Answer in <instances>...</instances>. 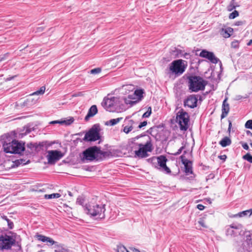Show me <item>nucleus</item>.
I'll use <instances>...</instances> for the list:
<instances>
[{"mask_svg": "<svg viewBox=\"0 0 252 252\" xmlns=\"http://www.w3.org/2000/svg\"><path fill=\"white\" fill-rule=\"evenodd\" d=\"M14 247V252H23L21 236L17 233L9 232L8 234H2L0 236V250L8 251Z\"/></svg>", "mask_w": 252, "mask_h": 252, "instance_id": "nucleus-1", "label": "nucleus"}, {"mask_svg": "<svg viewBox=\"0 0 252 252\" xmlns=\"http://www.w3.org/2000/svg\"><path fill=\"white\" fill-rule=\"evenodd\" d=\"M141 136H137L131 139V148L134 150V157L138 158H144L149 156V152H152L153 150V146L150 137L145 143L136 142Z\"/></svg>", "mask_w": 252, "mask_h": 252, "instance_id": "nucleus-2", "label": "nucleus"}, {"mask_svg": "<svg viewBox=\"0 0 252 252\" xmlns=\"http://www.w3.org/2000/svg\"><path fill=\"white\" fill-rule=\"evenodd\" d=\"M25 143L22 141H18L15 139L11 142H6L5 141L2 145L4 152L6 153L19 154L21 155L22 153L25 151V153L28 155L31 154L33 150L35 151V143L31 142L27 145L28 148L30 151L25 150Z\"/></svg>", "mask_w": 252, "mask_h": 252, "instance_id": "nucleus-3", "label": "nucleus"}, {"mask_svg": "<svg viewBox=\"0 0 252 252\" xmlns=\"http://www.w3.org/2000/svg\"><path fill=\"white\" fill-rule=\"evenodd\" d=\"M86 214L90 217L96 220H101L105 218V205L97 204H88L83 207Z\"/></svg>", "mask_w": 252, "mask_h": 252, "instance_id": "nucleus-4", "label": "nucleus"}, {"mask_svg": "<svg viewBox=\"0 0 252 252\" xmlns=\"http://www.w3.org/2000/svg\"><path fill=\"white\" fill-rule=\"evenodd\" d=\"M188 86L190 93L204 91L207 82L199 76L190 75L188 77Z\"/></svg>", "mask_w": 252, "mask_h": 252, "instance_id": "nucleus-5", "label": "nucleus"}, {"mask_svg": "<svg viewBox=\"0 0 252 252\" xmlns=\"http://www.w3.org/2000/svg\"><path fill=\"white\" fill-rule=\"evenodd\" d=\"M176 122L178 123L181 130L186 131L189 127V116L182 108L176 114Z\"/></svg>", "mask_w": 252, "mask_h": 252, "instance_id": "nucleus-6", "label": "nucleus"}, {"mask_svg": "<svg viewBox=\"0 0 252 252\" xmlns=\"http://www.w3.org/2000/svg\"><path fill=\"white\" fill-rule=\"evenodd\" d=\"M101 128L99 124H95L86 132L83 138L84 141L94 142L100 139Z\"/></svg>", "mask_w": 252, "mask_h": 252, "instance_id": "nucleus-7", "label": "nucleus"}, {"mask_svg": "<svg viewBox=\"0 0 252 252\" xmlns=\"http://www.w3.org/2000/svg\"><path fill=\"white\" fill-rule=\"evenodd\" d=\"M148 161L149 162H153L157 160L158 165L159 166L156 167L160 171L165 172L166 174L171 173V171L170 168L166 165V162L168 161L167 158L165 156L161 155L158 157H153L151 158L148 159Z\"/></svg>", "mask_w": 252, "mask_h": 252, "instance_id": "nucleus-8", "label": "nucleus"}, {"mask_svg": "<svg viewBox=\"0 0 252 252\" xmlns=\"http://www.w3.org/2000/svg\"><path fill=\"white\" fill-rule=\"evenodd\" d=\"M98 151L99 148L93 146L88 148L83 152L84 158L87 160L93 161L94 159L98 160Z\"/></svg>", "mask_w": 252, "mask_h": 252, "instance_id": "nucleus-9", "label": "nucleus"}, {"mask_svg": "<svg viewBox=\"0 0 252 252\" xmlns=\"http://www.w3.org/2000/svg\"><path fill=\"white\" fill-rule=\"evenodd\" d=\"M186 67L183 60L179 59L172 62L169 69L172 73L181 74L185 71Z\"/></svg>", "mask_w": 252, "mask_h": 252, "instance_id": "nucleus-10", "label": "nucleus"}, {"mask_svg": "<svg viewBox=\"0 0 252 252\" xmlns=\"http://www.w3.org/2000/svg\"><path fill=\"white\" fill-rule=\"evenodd\" d=\"M242 231L243 225L240 223L234 222L227 226L226 235L235 237L240 235Z\"/></svg>", "mask_w": 252, "mask_h": 252, "instance_id": "nucleus-11", "label": "nucleus"}, {"mask_svg": "<svg viewBox=\"0 0 252 252\" xmlns=\"http://www.w3.org/2000/svg\"><path fill=\"white\" fill-rule=\"evenodd\" d=\"M118 99L117 97L114 96H112L110 98L105 97L101 103V105L107 111L110 112L113 111Z\"/></svg>", "mask_w": 252, "mask_h": 252, "instance_id": "nucleus-12", "label": "nucleus"}, {"mask_svg": "<svg viewBox=\"0 0 252 252\" xmlns=\"http://www.w3.org/2000/svg\"><path fill=\"white\" fill-rule=\"evenodd\" d=\"M200 95L190 94L188 95L184 100V106L190 108H194L197 106L198 97Z\"/></svg>", "mask_w": 252, "mask_h": 252, "instance_id": "nucleus-13", "label": "nucleus"}, {"mask_svg": "<svg viewBox=\"0 0 252 252\" xmlns=\"http://www.w3.org/2000/svg\"><path fill=\"white\" fill-rule=\"evenodd\" d=\"M199 56L207 59L213 63L216 64L220 62V67L222 65L221 62L215 56L214 53L212 52H210L205 49L202 50L199 54Z\"/></svg>", "mask_w": 252, "mask_h": 252, "instance_id": "nucleus-14", "label": "nucleus"}, {"mask_svg": "<svg viewBox=\"0 0 252 252\" xmlns=\"http://www.w3.org/2000/svg\"><path fill=\"white\" fill-rule=\"evenodd\" d=\"M63 156V155L60 151L57 150L50 151L49 152L48 155V163L50 164H54L56 161L61 158Z\"/></svg>", "mask_w": 252, "mask_h": 252, "instance_id": "nucleus-15", "label": "nucleus"}, {"mask_svg": "<svg viewBox=\"0 0 252 252\" xmlns=\"http://www.w3.org/2000/svg\"><path fill=\"white\" fill-rule=\"evenodd\" d=\"M181 161L185 166V172L187 175L192 174V162L185 158L184 155L180 157Z\"/></svg>", "mask_w": 252, "mask_h": 252, "instance_id": "nucleus-16", "label": "nucleus"}, {"mask_svg": "<svg viewBox=\"0 0 252 252\" xmlns=\"http://www.w3.org/2000/svg\"><path fill=\"white\" fill-rule=\"evenodd\" d=\"M244 235V241L241 246L243 247V249H244V247L252 248V231L246 232Z\"/></svg>", "mask_w": 252, "mask_h": 252, "instance_id": "nucleus-17", "label": "nucleus"}, {"mask_svg": "<svg viewBox=\"0 0 252 252\" xmlns=\"http://www.w3.org/2000/svg\"><path fill=\"white\" fill-rule=\"evenodd\" d=\"M35 237L39 241H41L42 242H48L49 243V246H52L55 245V246L57 245V244L58 243V242L55 241L53 239L42 235L41 234H39L37 233Z\"/></svg>", "mask_w": 252, "mask_h": 252, "instance_id": "nucleus-18", "label": "nucleus"}, {"mask_svg": "<svg viewBox=\"0 0 252 252\" xmlns=\"http://www.w3.org/2000/svg\"><path fill=\"white\" fill-rule=\"evenodd\" d=\"M227 98H225L223 101L221 109V119L226 117L229 112L230 108L229 105L227 102Z\"/></svg>", "mask_w": 252, "mask_h": 252, "instance_id": "nucleus-19", "label": "nucleus"}, {"mask_svg": "<svg viewBox=\"0 0 252 252\" xmlns=\"http://www.w3.org/2000/svg\"><path fill=\"white\" fill-rule=\"evenodd\" d=\"M169 52L173 58H178L182 57L183 52H184V51L179 49L176 47H172L170 48Z\"/></svg>", "mask_w": 252, "mask_h": 252, "instance_id": "nucleus-20", "label": "nucleus"}, {"mask_svg": "<svg viewBox=\"0 0 252 252\" xmlns=\"http://www.w3.org/2000/svg\"><path fill=\"white\" fill-rule=\"evenodd\" d=\"M97 108L95 105H92L88 110V113L85 117V121L87 122L91 117H94L97 113Z\"/></svg>", "mask_w": 252, "mask_h": 252, "instance_id": "nucleus-21", "label": "nucleus"}, {"mask_svg": "<svg viewBox=\"0 0 252 252\" xmlns=\"http://www.w3.org/2000/svg\"><path fill=\"white\" fill-rule=\"evenodd\" d=\"M233 30L230 27H227L226 28H221L220 32L221 35L224 38H228L230 36L231 33L233 32Z\"/></svg>", "mask_w": 252, "mask_h": 252, "instance_id": "nucleus-22", "label": "nucleus"}, {"mask_svg": "<svg viewBox=\"0 0 252 252\" xmlns=\"http://www.w3.org/2000/svg\"><path fill=\"white\" fill-rule=\"evenodd\" d=\"M48 147L47 141H44L39 143H35V151L39 152L41 150H44V149H46Z\"/></svg>", "mask_w": 252, "mask_h": 252, "instance_id": "nucleus-23", "label": "nucleus"}, {"mask_svg": "<svg viewBox=\"0 0 252 252\" xmlns=\"http://www.w3.org/2000/svg\"><path fill=\"white\" fill-rule=\"evenodd\" d=\"M56 249L55 252H64L66 251H69V250L64 246V245L58 243L56 246H54Z\"/></svg>", "mask_w": 252, "mask_h": 252, "instance_id": "nucleus-24", "label": "nucleus"}, {"mask_svg": "<svg viewBox=\"0 0 252 252\" xmlns=\"http://www.w3.org/2000/svg\"><path fill=\"white\" fill-rule=\"evenodd\" d=\"M29 162H30L29 160H28V161H26V159H23V158L17 159V160H15L14 161H13V165H12V167H18L20 165H21V164L25 165Z\"/></svg>", "mask_w": 252, "mask_h": 252, "instance_id": "nucleus-25", "label": "nucleus"}, {"mask_svg": "<svg viewBox=\"0 0 252 252\" xmlns=\"http://www.w3.org/2000/svg\"><path fill=\"white\" fill-rule=\"evenodd\" d=\"M219 144L222 147H225L231 144V140L229 137L225 136L219 142Z\"/></svg>", "mask_w": 252, "mask_h": 252, "instance_id": "nucleus-26", "label": "nucleus"}, {"mask_svg": "<svg viewBox=\"0 0 252 252\" xmlns=\"http://www.w3.org/2000/svg\"><path fill=\"white\" fill-rule=\"evenodd\" d=\"M135 98L133 97V95L129 94L127 97L124 98L125 102L126 104H130L131 106L136 104L137 102V100L132 101L131 99H134Z\"/></svg>", "mask_w": 252, "mask_h": 252, "instance_id": "nucleus-27", "label": "nucleus"}, {"mask_svg": "<svg viewBox=\"0 0 252 252\" xmlns=\"http://www.w3.org/2000/svg\"><path fill=\"white\" fill-rule=\"evenodd\" d=\"M144 92L142 89H137L134 91V93L132 94L133 95V97L135 98V96L137 97L138 100H141L142 98L143 97V94Z\"/></svg>", "mask_w": 252, "mask_h": 252, "instance_id": "nucleus-28", "label": "nucleus"}, {"mask_svg": "<svg viewBox=\"0 0 252 252\" xmlns=\"http://www.w3.org/2000/svg\"><path fill=\"white\" fill-rule=\"evenodd\" d=\"M122 119H123L122 117L118 118L116 119H111L109 121H107L105 125H110L111 126H113L116 125L117 124H118V123H119Z\"/></svg>", "mask_w": 252, "mask_h": 252, "instance_id": "nucleus-29", "label": "nucleus"}, {"mask_svg": "<svg viewBox=\"0 0 252 252\" xmlns=\"http://www.w3.org/2000/svg\"><path fill=\"white\" fill-rule=\"evenodd\" d=\"M249 213H250V215L252 214V209L241 212L237 214L234 215L233 217H242L248 215Z\"/></svg>", "mask_w": 252, "mask_h": 252, "instance_id": "nucleus-30", "label": "nucleus"}, {"mask_svg": "<svg viewBox=\"0 0 252 252\" xmlns=\"http://www.w3.org/2000/svg\"><path fill=\"white\" fill-rule=\"evenodd\" d=\"M110 155V152L102 151L99 148V151H98V160H102L103 158L107 157H108Z\"/></svg>", "mask_w": 252, "mask_h": 252, "instance_id": "nucleus-31", "label": "nucleus"}, {"mask_svg": "<svg viewBox=\"0 0 252 252\" xmlns=\"http://www.w3.org/2000/svg\"><path fill=\"white\" fill-rule=\"evenodd\" d=\"M74 119L73 117H70L64 120H62V125L69 126L73 123Z\"/></svg>", "mask_w": 252, "mask_h": 252, "instance_id": "nucleus-32", "label": "nucleus"}, {"mask_svg": "<svg viewBox=\"0 0 252 252\" xmlns=\"http://www.w3.org/2000/svg\"><path fill=\"white\" fill-rule=\"evenodd\" d=\"M45 91V87L42 86L39 90H37L33 93H32L31 95H42L44 94Z\"/></svg>", "mask_w": 252, "mask_h": 252, "instance_id": "nucleus-33", "label": "nucleus"}, {"mask_svg": "<svg viewBox=\"0 0 252 252\" xmlns=\"http://www.w3.org/2000/svg\"><path fill=\"white\" fill-rule=\"evenodd\" d=\"M61 194L58 193H52L51 194H45L44 196L46 199L58 198L61 196Z\"/></svg>", "mask_w": 252, "mask_h": 252, "instance_id": "nucleus-34", "label": "nucleus"}, {"mask_svg": "<svg viewBox=\"0 0 252 252\" xmlns=\"http://www.w3.org/2000/svg\"><path fill=\"white\" fill-rule=\"evenodd\" d=\"M135 124L133 120H128L127 118L125 120V125L130 126L131 127H133L134 125Z\"/></svg>", "mask_w": 252, "mask_h": 252, "instance_id": "nucleus-35", "label": "nucleus"}, {"mask_svg": "<svg viewBox=\"0 0 252 252\" xmlns=\"http://www.w3.org/2000/svg\"><path fill=\"white\" fill-rule=\"evenodd\" d=\"M2 219L4 220H5L7 222L8 226V228L10 229H12L14 227V224L12 221H11L9 219L7 218V217L5 216H3L2 217Z\"/></svg>", "mask_w": 252, "mask_h": 252, "instance_id": "nucleus-36", "label": "nucleus"}, {"mask_svg": "<svg viewBox=\"0 0 252 252\" xmlns=\"http://www.w3.org/2000/svg\"><path fill=\"white\" fill-rule=\"evenodd\" d=\"M147 133L151 134L152 136H154L157 134V127L156 126L152 127L147 130Z\"/></svg>", "mask_w": 252, "mask_h": 252, "instance_id": "nucleus-37", "label": "nucleus"}, {"mask_svg": "<svg viewBox=\"0 0 252 252\" xmlns=\"http://www.w3.org/2000/svg\"><path fill=\"white\" fill-rule=\"evenodd\" d=\"M236 6L235 4L234 0H232L229 4L227 6V9L228 11H231L236 8Z\"/></svg>", "mask_w": 252, "mask_h": 252, "instance_id": "nucleus-38", "label": "nucleus"}, {"mask_svg": "<svg viewBox=\"0 0 252 252\" xmlns=\"http://www.w3.org/2000/svg\"><path fill=\"white\" fill-rule=\"evenodd\" d=\"M243 158L247 160L250 163H252V155H251L250 153H247L243 156Z\"/></svg>", "mask_w": 252, "mask_h": 252, "instance_id": "nucleus-39", "label": "nucleus"}, {"mask_svg": "<svg viewBox=\"0 0 252 252\" xmlns=\"http://www.w3.org/2000/svg\"><path fill=\"white\" fill-rule=\"evenodd\" d=\"M117 252H129L126 248L123 245L117 246Z\"/></svg>", "mask_w": 252, "mask_h": 252, "instance_id": "nucleus-40", "label": "nucleus"}, {"mask_svg": "<svg viewBox=\"0 0 252 252\" xmlns=\"http://www.w3.org/2000/svg\"><path fill=\"white\" fill-rule=\"evenodd\" d=\"M123 131L126 134H128L133 129V127H131L130 126H125V125H123Z\"/></svg>", "mask_w": 252, "mask_h": 252, "instance_id": "nucleus-41", "label": "nucleus"}, {"mask_svg": "<svg viewBox=\"0 0 252 252\" xmlns=\"http://www.w3.org/2000/svg\"><path fill=\"white\" fill-rule=\"evenodd\" d=\"M239 12L237 10H234L233 12L231 13L229 15V18L230 19H233L238 16Z\"/></svg>", "mask_w": 252, "mask_h": 252, "instance_id": "nucleus-42", "label": "nucleus"}, {"mask_svg": "<svg viewBox=\"0 0 252 252\" xmlns=\"http://www.w3.org/2000/svg\"><path fill=\"white\" fill-rule=\"evenodd\" d=\"M151 113L152 108L150 107L148 108V110L143 114L142 118H148L150 116Z\"/></svg>", "mask_w": 252, "mask_h": 252, "instance_id": "nucleus-43", "label": "nucleus"}, {"mask_svg": "<svg viewBox=\"0 0 252 252\" xmlns=\"http://www.w3.org/2000/svg\"><path fill=\"white\" fill-rule=\"evenodd\" d=\"M243 247L241 246L238 249V252H252V250H250L251 248H249L247 247H244V249H243Z\"/></svg>", "mask_w": 252, "mask_h": 252, "instance_id": "nucleus-44", "label": "nucleus"}, {"mask_svg": "<svg viewBox=\"0 0 252 252\" xmlns=\"http://www.w3.org/2000/svg\"><path fill=\"white\" fill-rule=\"evenodd\" d=\"M245 127L252 129V120H249L246 122L245 125Z\"/></svg>", "mask_w": 252, "mask_h": 252, "instance_id": "nucleus-45", "label": "nucleus"}, {"mask_svg": "<svg viewBox=\"0 0 252 252\" xmlns=\"http://www.w3.org/2000/svg\"><path fill=\"white\" fill-rule=\"evenodd\" d=\"M84 202V199L82 197H79L77 198L76 200V203L79 205H81L83 206V207L84 206H83V203Z\"/></svg>", "mask_w": 252, "mask_h": 252, "instance_id": "nucleus-46", "label": "nucleus"}, {"mask_svg": "<svg viewBox=\"0 0 252 252\" xmlns=\"http://www.w3.org/2000/svg\"><path fill=\"white\" fill-rule=\"evenodd\" d=\"M101 69L100 68H95L94 69H93L91 70V73L92 74H98L101 72Z\"/></svg>", "mask_w": 252, "mask_h": 252, "instance_id": "nucleus-47", "label": "nucleus"}, {"mask_svg": "<svg viewBox=\"0 0 252 252\" xmlns=\"http://www.w3.org/2000/svg\"><path fill=\"white\" fill-rule=\"evenodd\" d=\"M147 125V122L146 121H144L142 122H141L138 125L137 128L138 129H141L144 126H145Z\"/></svg>", "mask_w": 252, "mask_h": 252, "instance_id": "nucleus-48", "label": "nucleus"}, {"mask_svg": "<svg viewBox=\"0 0 252 252\" xmlns=\"http://www.w3.org/2000/svg\"><path fill=\"white\" fill-rule=\"evenodd\" d=\"M231 47L234 48H238L239 47V42L238 41H234L231 42Z\"/></svg>", "mask_w": 252, "mask_h": 252, "instance_id": "nucleus-49", "label": "nucleus"}, {"mask_svg": "<svg viewBox=\"0 0 252 252\" xmlns=\"http://www.w3.org/2000/svg\"><path fill=\"white\" fill-rule=\"evenodd\" d=\"M182 57L186 59H190L191 58V55L189 53L183 52Z\"/></svg>", "mask_w": 252, "mask_h": 252, "instance_id": "nucleus-50", "label": "nucleus"}, {"mask_svg": "<svg viewBox=\"0 0 252 252\" xmlns=\"http://www.w3.org/2000/svg\"><path fill=\"white\" fill-rule=\"evenodd\" d=\"M184 148H185V146H182L179 149H178V150L177 152L173 154V155L174 156H178V155H180L182 153L183 149H184Z\"/></svg>", "mask_w": 252, "mask_h": 252, "instance_id": "nucleus-51", "label": "nucleus"}, {"mask_svg": "<svg viewBox=\"0 0 252 252\" xmlns=\"http://www.w3.org/2000/svg\"><path fill=\"white\" fill-rule=\"evenodd\" d=\"M198 223L203 227L207 228V226L205 224L204 221L203 219H200L198 221Z\"/></svg>", "mask_w": 252, "mask_h": 252, "instance_id": "nucleus-52", "label": "nucleus"}, {"mask_svg": "<svg viewBox=\"0 0 252 252\" xmlns=\"http://www.w3.org/2000/svg\"><path fill=\"white\" fill-rule=\"evenodd\" d=\"M242 146L245 150H248L249 149V147L246 143H242Z\"/></svg>", "mask_w": 252, "mask_h": 252, "instance_id": "nucleus-53", "label": "nucleus"}, {"mask_svg": "<svg viewBox=\"0 0 252 252\" xmlns=\"http://www.w3.org/2000/svg\"><path fill=\"white\" fill-rule=\"evenodd\" d=\"M62 120H57V121H53L50 123V124H59L62 125Z\"/></svg>", "mask_w": 252, "mask_h": 252, "instance_id": "nucleus-54", "label": "nucleus"}, {"mask_svg": "<svg viewBox=\"0 0 252 252\" xmlns=\"http://www.w3.org/2000/svg\"><path fill=\"white\" fill-rule=\"evenodd\" d=\"M245 21H237L236 23H235V25L236 26H242L244 24H245Z\"/></svg>", "mask_w": 252, "mask_h": 252, "instance_id": "nucleus-55", "label": "nucleus"}, {"mask_svg": "<svg viewBox=\"0 0 252 252\" xmlns=\"http://www.w3.org/2000/svg\"><path fill=\"white\" fill-rule=\"evenodd\" d=\"M218 158L223 161H225L227 158V156L225 155H220L218 157Z\"/></svg>", "mask_w": 252, "mask_h": 252, "instance_id": "nucleus-56", "label": "nucleus"}, {"mask_svg": "<svg viewBox=\"0 0 252 252\" xmlns=\"http://www.w3.org/2000/svg\"><path fill=\"white\" fill-rule=\"evenodd\" d=\"M228 123H229V125H228V128L227 131L229 133H230V131H231V127H232V122L230 120H228Z\"/></svg>", "mask_w": 252, "mask_h": 252, "instance_id": "nucleus-57", "label": "nucleus"}, {"mask_svg": "<svg viewBox=\"0 0 252 252\" xmlns=\"http://www.w3.org/2000/svg\"><path fill=\"white\" fill-rule=\"evenodd\" d=\"M205 207L202 205V204H198L197 205V208L199 210H203L204 209Z\"/></svg>", "mask_w": 252, "mask_h": 252, "instance_id": "nucleus-58", "label": "nucleus"}, {"mask_svg": "<svg viewBox=\"0 0 252 252\" xmlns=\"http://www.w3.org/2000/svg\"><path fill=\"white\" fill-rule=\"evenodd\" d=\"M31 131V129L30 128H27L25 132L21 133L22 137L23 136V135H25L27 134L28 133H29Z\"/></svg>", "mask_w": 252, "mask_h": 252, "instance_id": "nucleus-59", "label": "nucleus"}, {"mask_svg": "<svg viewBox=\"0 0 252 252\" xmlns=\"http://www.w3.org/2000/svg\"><path fill=\"white\" fill-rule=\"evenodd\" d=\"M7 55V54L3 55V57L1 58L0 59V62H1L2 61L5 60V56Z\"/></svg>", "mask_w": 252, "mask_h": 252, "instance_id": "nucleus-60", "label": "nucleus"}, {"mask_svg": "<svg viewBox=\"0 0 252 252\" xmlns=\"http://www.w3.org/2000/svg\"><path fill=\"white\" fill-rule=\"evenodd\" d=\"M15 77H16V76H13L11 77L7 78L6 79V81H10V80H12V79H13Z\"/></svg>", "mask_w": 252, "mask_h": 252, "instance_id": "nucleus-61", "label": "nucleus"}, {"mask_svg": "<svg viewBox=\"0 0 252 252\" xmlns=\"http://www.w3.org/2000/svg\"><path fill=\"white\" fill-rule=\"evenodd\" d=\"M252 44V39H251L249 42L247 43V45L248 46H250L251 44Z\"/></svg>", "mask_w": 252, "mask_h": 252, "instance_id": "nucleus-62", "label": "nucleus"}, {"mask_svg": "<svg viewBox=\"0 0 252 252\" xmlns=\"http://www.w3.org/2000/svg\"><path fill=\"white\" fill-rule=\"evenodd\" d=\"M236 97L238 100H239L242 98V96L241 95H237Z\"/></svg>", "mask_w": 252, "mask_h": 252, "instance_id": "nucleus-63", "label": "nucleus"}, {"mask_svg": "<svg viewBox=\"0 0 252 252\" xmlns=\"http://www.w3.org/2000/svg\"><path fill=\"white\" fill-rule=\"evenodd\" d=\"M247 134H250V135H251L252 136V133L251 131L248 130L247 131Z\"/></svg>", "mask_w": 252, "mask_h": 252, "instance_id": "nucleus-64", "label": "nucleus"}]
</instances>
